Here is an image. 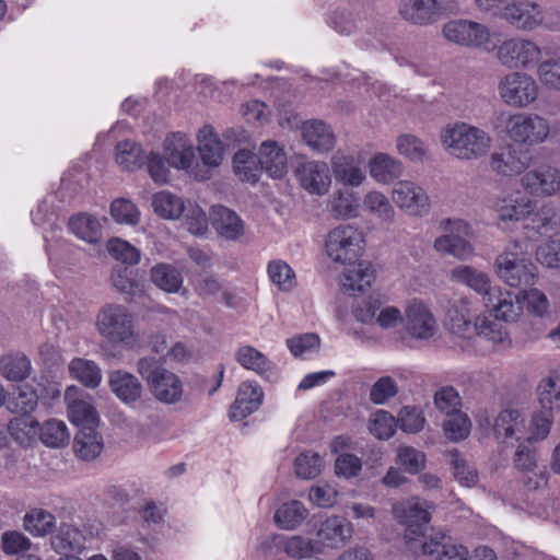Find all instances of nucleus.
<instances>
[{"instance_id": "1", "label": "nucleus", "mask_w": 560, "mask_h": 560, "mask_svg": "<svg viewBox=\"0 0 560 560\" xmlns=\"http://www.w3.org/2000/svg\"><path fill=\"white\" fill-rule=\"evenodd\" d=\"M490 208L495 215L497 225L501 229H511L516 223L528 220L525 228L541 235L555 234L560 230V219L552 203H544L536 209V201L521 191L495 196Z\"/></svg>"}, {"instance_id": "2", "label": "nucleus", "mask_w": 560, "mask_h": 560, "mask_svg": "<svg viewBox=\"0 0 560 560\" xmlns=\"http://www.w3.org/2000/svg\"><path fill=\"white\" fill-rule=\"evenodd\" d=\"M445 152L460 161H475L486 156L493 143L485 129L464 122L447 124L440 133Z\"/></svg>"}, {"instance_id": "3", "label": "nucleus", "mask_w": 560, "mask_h": 560, "mask_svg": "<svg viewBox=\"0 0 560 560\" xmlns=\"http://www.w3.org/2000/svg\"><path fill=\"white\" fill-rule=\"evenodd\" d=\"M493 127L512 142L528 147L545 142L550 135V125L546 118L524 112L500 113Z\"/></svg>"}, {"instance_id": "4", "label": "nucleus", "mask_w": 560, "mask_h": 560, "mask_svg": "<svg viewBox=\"0 0 560 560\" xmlns=\"http://www.w3.org/2000/svg\"><path fill=\"white\" fill-rule=\"evenodd\" d=\"M532 244L528 241L514 240L495 259L498 277L510 287L530 284L536 276L530 261Z\"/></svg>"}, {"instance_id": "5", "label": "nucleus", "mask_w": 560, "mask_h": 560, "mask_svg": "<svg viewBox=\"0 0 560 560\" xmlns=\"http://www.w3.org/2000/svg\"><path fill=\"white\" fill-rule=\"evenodd\" d=\"M497 61L505 69L522 71L537 68L542 59V48L533 39L511 36L494 43Z\"/></svg>"}, {"instance_id": "6", "label": "nucleus", "mask_w": 560, "mask_h": 560, "mask_svg": "<svg viewBox=\"0 0 560 560\" xmlns=\"http://www.w3.org/2000/svg\"><path fill=\"white\" fill-rule=\"evenodd\" d=\"M325 250L334 262L352 264L364 253L363 232L353 224H339L328 232Z\"/></svg>"}, {"instance_id": "7", "label": "nucleus", "mask_w": 560, "mask_h": 560, "mask_svg": "<svg viewBox=\"0 0 560 560\" xmlns=\"http://www.w3.org/2000/svg\"><path fill=\"white\" fill-rule=\"evenodd\" d=\"M451 317L450 329L455 338L471 340L482 337L493 343H511L506 329L509 317Z\"/></svg>"}, {"instance_id": "8", "label": "nucleus", "mask_w": 560, "mask_h": 560, "mask_svg": "<svg viewBox=\"0 0 560 560\" xmlns=\"http://www.w3.org/2000/svg\"><path fill=\"white\" fill-rule=\"evenodd\" d=\"M452 278L472 290L485 293L483 302L490 312L497 315H509L513 311L512 294L500 289H490V281L486 273L469 266H458L452 270Z\"/></svg>"}, {"instance_id": "9", "label": "nucleus", "mask_w": 560, "mask_h": 560, "mask_svg": "<svg viewBox=\"0 0 560 560\" xmlns=\"http://www.w3.org/2000/svg\"><path fill=\"white\" fill-rule=\"evenodd\" d=\"M137 368L158 400L174 404L180 399L183 385L179 377L161 366L154 358L140 359Z\"/></svg>"}, {"instance_id": "10", "label": "nucleus", "mask_w": 560, "mask_h": 560, "mask_svg": "<svg viewBox=\"0 0 560 560\" xmlns=\"http://www.w3.org/2000/svg\"><path fill=\"white\" fill-rule=\"evenodd\" d=\"M497 90L505 105L523 109L537 101L540 88L532 74L525 71H511L500 78Z\"/></svg>"}, {"instance_id": "11", "label": "nucleus", "mask_w": 560, "mask_h": 560, "mask_svg": "<svg viewBox=\"0 0 560 560\" xmlns=\"http://www.w3.org/2000/svg\"><path fill=\"white\" fill-rule=\"evenodd\" d=\"M442 35L448 43L487 51L494 48V39L499 36L487 25L465 19L446 22L442 27Z\"/></svg>"}, {"instance_id": "12", "label": "nucleus", "mask_w": 560, "mask_h": 560, "mask_svg": "<svg viewBox=\"0 0 560 560\" xmlns=\"http://www.w3.org/2000/svg\"><path fill=\"white\" fill-rule=\"evenodd\" d=\"M397 522L405 526L404 539L409 549L424 536L427 525L431 521L430 505L427 501L409 499L395 503L392 509Z\"/></svg>"}, {"instance_id": "13", "label": "nucleus", "mask_w": 560, "mask_h": 560, "mask_svg": "<svg viewBox=\"0 0 560 560\" xmlns=\"http://www.w3.org/2000/svg\"><path fill=\"white\" fill-rule=\"evenodd\" d=\"M390 199L400 211L411 218H423L431 210L428 191L416 180H397L390 190Z\"/></svg>"}, {"instance_id": "14", "label": "nucleus", "mask_w": 560, "mask_h": 560, "mask_svg": "<svg viewBox=\"0 0 560 560\" xmlns=\"http://www.w3.org/2000/svg\"><path fill=\"white\" fill-rule=\"evenodd\" d=\"M445 234L435 238L433 247L436 252L452 255L458 259H467L474 253V247L466 240L469 226L462 220L447 219L442 222Z\"/></svg>"}, {"instance_id": "15", "label": "nucleus", "mask_w": 560, "mask_h": 560, "mask_svg": "<svg viewBox=\"0 0 560 560\" xmlns=\"http://www.w3.org/2000/svg\"><path fill=\"white\" fill-rule=\"evenodd\" d=\"M457 8L455 0H400V16L415 25H429L438 21L443 12Z\"/></svg>"}, {"instance_id": "16", "label": "nucleus", "mask_w": 560, "mask_h": 560, "mask_svg": "<svg viewBox=\"0 0 560 560\" xmlns=\"http://www.w3.org/2000/svg\"><path fill=\"white\" fill-rule=\"evenodd\" d=\"M539 14V4L535 1L510 0L498 18L517 31L532 32L538 28Z\"/></svg>"}, {"instance_id": "17", "label": "nucleus", "mask_w": 560, "mask_h": 560, "mask_svg": "<svg viewBox=\"0 0 560 560\" xmlns=\"http://www.w3.org/2000/svg\"><path fill=\"white\" fill-rule=\"evenodd\" d=\"M521 184L533 195L555 196L560 192V168L548 164L540 165L526 172Z\"/></svg>"}, {"instance_id": "18", "label": "nucleus", "mask_w": 560, "mask_h": 560, "mask_svg": "<svg viewBox=\"0 0 560 560\" xmlns=\"http://www.w3.org/2000/svg\"><path fill=\"white\" fill-rule=\"evenodd\" d=\"M362 323H372V319L383 328L404 327L409 337L415 339H429L436 330L435 317H357Z\"/></svg>"}, {"instance_id": "19", "label": "nucleus", "mask_w": 560, "mask_h": 560, "mask_svg": "<svg viewBox=\"0 0 560 560\" xmlns=\"http://www.w3.org/2000/svg\"><path fill=\"white\" fill-rule=\"evenodd\" d=\"M330 164L335 179L343 186L359 187L366 179L363 161L358 155L337 151Z\"/></svg>"}, {"instance_id": "20", "label": "nucleus", "mask_w": 560, "mask_h": 560, "mask_svg": "<svg viewBox=\"0 0 560 560\" xmlns=\"http://www.w3.org/2000/svg\"><path fill=\"white\" fill-rule=\"evenodd\" d=\"M301 186L310 194L325 195L331 185L328 165L322 161H308L296 168Z\"/></svg>"}, {"instance_id": "21", "label": "nucleus", "mask_w": 560, "mask_h": 560, "mask_svg": "<svg viewBox=\"0 0 560 560\" xmlns=\"http://www.w3.org/2000/svg\"><path fill=\"white\" fill-rule=\"evenodd\" d=\"M133 317H102L97 326L100 332L113 343L133 348L139 345V334L133 329Z\"/></svg>"}, {"instance_id": "22", "label": "nucleus", "mask_w": 560, "mask_h": 560, "mask_svg": "<svg viewBox=\"0 0 560 560\" xmlns=\"http://www.w3.org/2000/svg\"><path fill=\"white\" fill-rule=\"evenodd\" d=\"M303 142L314 152L326 153L336 144V135L331 127L319 119H310L301 125Z\"/></svg>"}, {"instance_id": "23", "label": "nucleus", "mask_w": 560, "mask_h": 560, "mask_svg": "<svg viewBox=\"0 0 560 560\" xmlns=\"http://www.w3.org/2000/svg\"><path fill=\"white\" fill-rule=\"evenodd\" d=\"M262 397L264 393L259 385L254 382H243L230 408V418L235 421L243 420L260 407Z\"/></svg>"}, {"instance_id": "24", "label": "nucleus", "mask_w": 560, "mask_h": 560, "mask_svg": "<svg viewBox=\"0 0 560 560\" xmlns=\"http://www.w3.org/2000/svg\"><path fill=\"white\" fill-rule=\"evenodd\" d=\"M197 150L205 166L218 167L224 160L225 148L212 126H203L197 135Z\"/></svg>"}, {"instance_id": "25", "label": "nucleus", "mask_w": 560, "mask_h": 560, "mask_svg": "<svg viewBox=\"0 0 560 560\" xmlns=\"http://www.w3.org/2000/svg\"><path fill=\"white\" fill-rule=\"evenodd\" d=\"M258 163L272 178H282L288 172V159L281 144L275 140L261 142L258 150Z\"/></svg>"}, {"instance_id": "26", "label": "nucleus", "mask_w": 560, "mask_h": 560, "mask_svg": "<svg viewBox=\"0 0 560 560\" xmlns=\"http://www.w3.org/2000/svg\"><path fill=\"white\" fill-rule=\"evenodd\" d=\"M351 535V524L341 516L326 518L316 533L318 542L328 548L342 547Z\"/></svg>"}, {"instance_id": "27", "label": "nucleus", "mask_w": 560, "mask_h": 560, "mask_svg": "<svg viewBox=\"0 0 560 560\" xmlns=\"http://www.w3.org/2000/svg\"><path fill=\"white\" fill-rule=\"evenodd\" d=\"M370 176L378 184L387 185L398 179L404 173L402 162L395 156L378 152L374 154L369 163Z\"/></svg>"}, {"instance_id": "28", "label": "nucleus", "mask_w": 560, "mask_h": 560, "mask_svg": "<svg viewBox=\"0 0 560 560\" xmlns=\"http://www.w3.org/2000/svg\"><path fill=\"white\" fill-rule=\"evenodd\" d=\"M165 153L170 165L188 170L195 162V149L184 133H174L165 140Z\"/></svg>"}, {"instance_id": "29", "label": "nucleus", "mask_w": 560, "mask_h": 560, "mask_svg": "<svg viewBox=\"0 0 560 560\" xmlns=\"http://www.w3.org/2000/svg\"><path fill=\"white\" fill-rule=\"evenodd\" d=\"M78 388L69 386L65 393V399L68 402V418L72 424L80 429L97 427L100 418L95 408L82 400L74 399Z\"/></svg>"}, {"instance_id": "30", "label": "nucleus", "mask_w": 560, "mask_h": 560, "mask_svg": "<svg viewBox=\"0 0 560 560\" xmlns=\"http://www.w3.org/2000/svg\"><path fill=\"white\" fill-rule=\"evenodd\" d=\"M489 170L501 176H516L522 174L527 167L526 158L514 149L506 151L492 152L488 160Z\"/></svg>"}, {"instance_id": "31", "label": "nucleus", "mask_w": 560, "mask_h": 560, "mask_svg": "<svg viewBox=\"0 0 560 560\" xmlns=\"http://www.w3.org/2000/svg\"><path fill=\"white\" fill-rule=\"evenodd\" d=\"M108 385L116 397L126 405H131L141 398L142 384L131 373L121 370L112 372Z\"/></svg>"}, {"instance_id": "32", "label": "nucleus", "mask_w": 560, "mask_h": 560, "mask_svg": "<svg viewBox=\"0 0 560 560\" xmlns=\"http://www.w3.org/2000/svg\"><path fill=\"white\" fill-rule=\"evenodd\" d=\"M375 271L368 261H360L354 267L347 269L341 277V288L349 295L364 293L373 283Z\"/></svg>"}, {"instance_id": "33", "label": "nucleus", "mask_w": 560, "mask_h": 560, "mask_svg": "<svg viewBox=\"0 0 560 560\" xmlns=\"http://www.w3.org/2000/svg\"><path fill=\"white\" fill-rule=\"evenodd\" d=\"M362 210L383 223H393L396 210L390 199L382 191L373 189L364 194Z\"/></svg>"}, {"instance_id": "34", "label": "nucleus", "mask_w": 560, "mask_h": 560, "mask_svg": "<svg viewBox=\"0 0 560 560\" xmlns=\"http://www.w3.org/2000/svg\"><path fill=\"white\" fill-rule=\"evenodd\" d=\"M212 225L226 240H236L244 232L241 218L234 211L223 206H214L212 208Z\"/></svg>"}, {"instance_id": "35", "label": "nucleus", "mask_w": 560, "mask_h": 560, "mask_svg": "<svg viewBox=\"0 0 560 560\" xmlns=\"http://www.w3.org/2000/svg\"><path fill=\"white\" fill-rule=\"evenodd\" d=\"M8 432L21 446H32L38 440L39 422L31 415H21L8 423Z\"/></svg>"}, {"instance_id": "36", "label": "nucleus", "mask_w": 560, "mask_h": 560, "mask_svg": "<svg viewBox=\"0 0 560 560\" xmlns=\"http://www.w3.org/2000/svg\"><path fill=\"white\" fill-rule=\"evenodd\" d=\"M32 372L31 360L21 352H11L0 358V375L10 382H23Z\"/></svg>"}, {"instance_id": "37", "label": "nucleus", "mask_w": 560, "mask_h": 560, "mask_svg": "<svg viewBox=\"0 0 560 560\" xmlns=\"http://www.w3.org/2000/svg\"><path fill=\"white\" fill-rule=\"evenodd\" d=\"M444 535L430 538L421 544L422 555H436L435 560H470L468 549L463 545L443 544Z\"/></svg>"}, {"instance_id": "38", "label": "nucleus", "mask_w": 560, "mask_h": 560, "mask_svg": "<svg viewBox=\"0 0 560 560\" xmlns=\"http://www.w3.org/2000/svg\"><path fill=\"white\" fill-rule=\"evenodd\" d=\"M97 427L80 429L74 436L73 450L81 459L89 460L98 456L103 450L102 436Z\"/></svg>"}, {"instance_id": "39", "label": "nucleus", "mask_w": 560, "mask_h": 560, "mask_svg": "<svg viewBox=\"0 0 560 560\" xmlns=\"http://www.w3.org/2000/svg\"><path fill=\"white\" fill-rule=\"evenodd\" d=\"M151 281L161 290L168 293H176L183 287L182 272L173 265L161 262L150 270Z\"/></svg>"}, {"instance_id": "40", "label": "nucleus", "mask_w": 560, "mask_h": 560, "mask_svg": "<svg viewBox=\"0 0 560 560\" xmlns=\"http://www.w3.org/2000/svg\"><path fill=\"white\" fill-rule=\"evenodd\" d=\"M70 376L88 388H96L102 382L100 366L91 360L74 358L69 364Z\"/></svg>"}, {"instance_id": "41", "label": "nucleus", "mask_w": 560, "mask_h": 560, "mask_svg": "<svg viewBox=\"0 0 560 560\" xmlns=\"http://www.w3.org/2000/svg\"><path fill=\"white\" fill-rule=\"evenodd\" d=\"M307 510L304 504L298 500H292L281 504L275 512L273 520L278 527L292 530L307 516Z\"/></svg>"}, {"instance_id": "42", "label": "nucleus", "mask_w": 560, "mask_h": 560, "mask_svg": "<svg viewBox=\"0 0 560 560\" xmlns=\"http://www.w3.org/2000/svg\"><path fill=\"white\" fill-rule=\"evenodd\" d=\"M236 362L244 369L265 375L273 369L272 362L252 346H241L235 351Z\"/></svg>"}, {"instance_id": "43", "label": "nucleus", "mask_w": 560, "mask_h": 560, "mask_svg": "<svg viewBox=\"0 0 560 560\" xmlns=\"http://www.w3.org/2000/svg\"><path fill=\"white\" fill-rule=\"evenodd\" d=\"M115 161L125 171H133L144 163V155L141 147L131 141H119L115 147Z\"/></svg>"}, {"instance_id": "44", "label": "nucleus", "mask_w": 560, "mask_h": 560, "mask_svg": "<svg viewBox=\"0 0 560 560\" xmlns=\"http://www.w3.org/2000/svg\"><path fill=\"white\" fill-rule=\"evenodd\" d=\"M513 313L516 308L521 313H528L532 315H544L548 308V300L546 295L537 289L523 291L517 295H512Z\"/></svg>"}, {"instance_id": "45", "label": "nucleus", "mask_w": 560, "mask_h": 560, "mask_svg": "<svg viewBox=\"0 0 560 560\" xmlns=\"http://www.w3.org/2000/svg\"><path fill=\"white\" fill-rule=\"evenodd\" d=\"M152 207L160 217L175 220L185 212L186 203L176 195L168 191H160L153 196Z\"/></svg>"}, {"instance_id": "46", "label": "nucleus", "mask_w": 560, "mask_h": 560, "mask_svg": "<svg viewBox=\"0 0 560 560\" xmlns=\"http://www.w3.org/2000/svg\"><path fill=\"white\" fill-rule=\"evenodd\" d=\"M396 150L398 154L413 163L423 162L429 154L425 142L411 133H404L397 137Z\"/></svg>"}, {"instance_id": "47", "label": "nucleus", "mask_w": 560, "mask_h": 560, "mask_svg": "<svg viewBox=\"0 0 560 560\" xmlns=\"http://www.w3.org/2000/svg\"><path fill=\"white\" fill-rule=\"evenodd\" d=\"M69 228L79 238L95 243L101 238L102 225L100 221L85 213L72 217L69 220Z\"/></svg>"}, {"instance_id": "48", "label": "nucleus", "mask_w": 560, "mask_h": 560, "mask_svg": "<svg viewBox=\"0 0 560 560\" xmlns=\"http://www.w3.org/2000/svg\"><path fill=\"white\" fill-rule=\"evenodd\" d=\"M38 395L32 386H21L9 396L7 408L9 411L21 415H31L37 407Z\"/></svg>"}, {"instance_id": "49", "label": "nucleus", "mask_w": 560, "mask_h": 560, "mask_svg": "<svg viewBox=\"0 0 560 560\" xmlns=\"http://www.w3.org/2000/svg\"><path fill=\"white\" fill-rule=\"evenodd\" d=\"M270 281L282 292H290L296 285L294 270L283 260H271L267 266Z\"/></svg>"}, {"instance_id": "50", "label": "nucleus", "mask_w": 560, "mask_h": 560, "mask_svg": "<svg viewBox=\"0 0 560 560\" xmlns=\"http://www.w3.org/2000/svg\"><path fill=\"white\" fill-rule=\"evenodd\" d=\"M541 408L548 412L560 409V376L550 375L540 381L537 387Z\"/></svg>"}, {"instance_id": "51", "label": "nucleus", "mask_w": 560, "mask_h": 560, "mask_svg": "<svg viewBox=\"0 0 560 560\" xmlns=\"http://www.w3.org/2000/svg\"><path fill=\"white\" fill-rule=\"evenodd\" d=\"M233 170L242 182L256 183L261 168L250 151L238 150L233 156Z\"/></svg>"}, {"instance_id": "52", "label": "nucleus", "mask_w": 560, "mask_h": 560, "mask_svg": "<svg viewBox=\"0 0 560 560\" xmlns=\"http://www.w3.org/2000/svg\"><path fill=\"white\" fill-rule=\"evenodd\" d=\"M38 440L49 447H60L68 443L69 432L66 423L56 419H50L39 424Z\"/></svg>"}, {"instance_id": "53", "label": "nucleus", "mask_w": 560, "mask_h": 560, "mask_svg": "<svg viewBox=\"0 0 560 560\" xmlns=\"http://www.w3.org/2000/svg\"><path fill=\"white\" fill-rule=\"evenodd\" d=\"M25 529L36 536H45L54 532L56 517L45 510L33 509L24 517Z\"/></svg>"}, {"instance_id": "54", "label": "nucleus", "mask_w": 560, "mask_h": 560, "mask_svg": "<svg viewBox=\"0 0 560 560\" xmlns=\"http://www.w3.org/2000/svg\"><path fill=\"white\" fill-rule=\"evenodd\" d=\"M398 428V420L386 410L375 411L369 421V430L378 440L390 439Z\"/></svg>"}, {"instance_id": "55", "label": "nucleus", "mask_w": 560, "mask_h": 560, "mask_svg": "<svg viewBox=\"0 0 560 560\" xmlns=\"http://www.w3.org/2000/svg\"><path fill=\"white\" fill-rule=\"evenodd\" d=\"M324 460L322 456L313 451L301 453L294 462L295 474L301 479H314L323 469Z\"/></svg>"}, {"instance_id": "56", "label": "nucleus", "mask_w": 560, "mask_h": 560, "mask_svg": "<svg viewBox=\"0 0 560 560\" xmlns=\"http://www.w3.org/2000/svg\"><path fill=\"white\" fill-rule=\"evenodd\" d=\"M360 206L351 191H338L330 202V212L336 219H353L359 217Z\"/></svg>"}, {"instance_id": "57", "label": "nucleus", "mask_w": 560, "mask_h": 560, "mask_svg": "<svg viewBox=\"0 0 560 560\" xmlns=\"http://www.w3.org/2000/svg\"><path fill=\"white\" fill-rule=\"evenodd\" d=\"M536 74L546 89L560 92V56L540 60Z\"/></svg>"}, {"instance_id": "58", "label": "nucleus", "mask_w": 560, "mask_h": 560, "mask_svg": "<svg viewBox=\"0 0 560 560\" xmlns=\"http://www.w3.org/2000/svg\"><path fill=\"white\" fill-rule=\"evenodd\" d=\"M470 427L469 418L460 411L448 415L443 423L445 435L455 442L465 440L470 433Z\"/></svg>"}, {"instance_id": "59", "label": "nucleus", "mask_w": 560, "mask_h": 560, "mask_svg": "<svg viewBox=\"0 0 560 560\" xmlns=\"http://www.w3.org/2000/svg\"><path fill=\"white\" fill-rule=\"evenodd\" d=\"M110 215L119 224L136 225L140 219V211L132 201L118 198L110 205Z\"/></svg>"}, {"instance_id": "60", "label": "nucleus", "mask_w": 560, "mask_h": 560, "mask_svg": "<svg viewBox=\"0 0 560 560\" xmlns=\"http://www.w3.org/2000/svg\"><path fill=\"white\" fill-rule=\"evenodd\" d=\"M451 466L454 470V477L458 482L466 487H471L478 481V474L475 469H470L466 460L460 456L458 450L454 448L447 453Z\"/></svg>"}, {"instance_id": "61", "label": "nucleus", "mask_w": 560, "mask_h": 560, "mask_svg": "<svg viewBox=\"0 0 560 560\" xmlns=\"http://www.w3.org/2000/svg\"><path fill=\"white\" fill-rule=\"evenodd\" d=\"M186 221L187 229L191 234L202 235L208 230V218L206 212L195 202H187L185 212L182 214Z\"/></svg>"}, {"instance_id": "62", "label": "nucleus", "mask_w": 560, "mask_h": 560, "mask_svg": "<svg viewBox=\"0 0 560 560\" xmlns=\"http://www.w3.org/2000/svg\"><path fill=\"white\" fill-rule=\"evenodd\" d=\"M108 253L117 260L128 265H136L140 260V252L127 241L113 238L107 243Z\"/></svg>"}, {"instance_id": "63", "label": "nucleus", "mask_w": 560, "mask_h": 560, "mask_svg": "<svg viewBox=\"0 0 560 560\" xmlns=\"http://www.w3.org/2000/svg\"><path fill=\"white\" fill-rule=\"evenodd\" d=\"M397 393L398 386L395 380L390 376H382L370 388L369 398L375 405H383Z\"/></svg>"}, {"instance_id": "64", "label": "nucleus", "mask_w": 560, "mask_h": 560, "mask_svg": "<svg viewBox=\"0 0 560 560\" xmlns=\"http://www.w3.org/2000/svg\"><path fill=\"white\" fill-rule=\"evenodd\" d=\"M397 463L404 467L407 472L416 475L424 467L425 456L422 452L411 446H406L399 448Z\"/></svg>"}]
</instances>
